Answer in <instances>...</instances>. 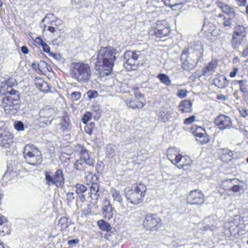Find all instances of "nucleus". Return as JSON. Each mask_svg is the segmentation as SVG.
Segmentation results:
<instances>
[{
  "instance_id": "obj_1",
  "label": "nucleus",
  "mask_w": 248,
  "mask_h": 248,
  "mask_svg": "<svg viewBox=\"0 0 248 248\" xmlns=\"http://www.w3.org/2000/svg\"><path fill=\"white\" fill-rule=\"evenodd\" d=\"M17 82L14 77H10L2 81L0 86V96L4 112L9 115L18 113L20 106V96L19 91L12 88Z\"/></svg>"
},
{
  "instance_id": "obj_2",
  "label": "nucleus",
  "mask_w": 248,
  "mask_h": 248,
  "mask_svg": "<svg viewBox=\"0 0 248 248\" xmlns=\"http://www.w3.org/2000/svg\"><path fill=\"white\" fill-rule=\"evenodd\" d=\"M116 49L111 46L101 47L96 58L95 69L103 75L110 74L116 60Z\"/></svg>"
},
{
  "instance_id": "obj_3",
  "label": "nucleus",
  "mask_w": 248,
  "mask_h": 248,
  "mask_svg": "<svg viewBox=\"0 0 248 248\" xmlns=\"http://www.w3.org/2000/svg\"><path fill=\"white\" fill-rule=\"evenodd\" d=\"M147 190L145 185L140 183L132 187H126L124 190V195L127 204L138 205L141 203L145 197Z\"/></svg>"
},
{
  "instance_id": "obj_4",
  "label": "nucleus",
  "mask_w": 248,
  "mask_h": 248,
  "mask_svg": "<svg viewBox=\"0 0 248 248\" xmlns=\"http://www.w3.org/2000/svg\"><path fill=\"white\" fill-rule=\"evenodd\" d=\"M71 74L80 83L88 81L91 77V69L88 64L82 62L73 63Z\"/></svg>"
},
{
  "instance_id": "obj_5",
  "label": "nucleus",
  "mask_w": 248,
  "mask_h": 248,
  "mask_svg": "<svg viewBox=\"0 0 248 248\" xmlns=\"http://www.w3.org/2000/svg\"><path fill=\"white\" fill-rule=\"evenodd\" d=\"M23 155L26 162L30 165L37 166L42 162L41 152L32 145H26L25 146Z\"/></svg>"
},
{
  "instance_id": "obj_6",
  "label": "nucleus",
  "mask_w": 248,
  "mask_h": 248,
  "mask_svg": "<svg viewBox=\"0 0 248 248\" xmlns=\"http://www.w3.org/2000/svg\"><path fill=\"white\" fill-rule=\"evenodd\" d=\"M200 58L196 52L189 53L186 49L183 50L180 61L182 68L186 71H189L195 68Z\"/></svg>"
},
{
  "instance_id": "obj_7",
  "label": "nucleus",
  "mask_w": 248,
  "mask_h": 248,
  "mask_svg": "<svg viewBox=\"0 0 248 248\" xmlns=\"http://www.w3.org/2000/svg\"><path fill=\"white\" fill-rule=\"evenodd\" d=\"M45 176L46 183L48 186L54 185L57 187H60L64 184V176L62 170L61 169H58L53 175L51 172L46 171Z\"/></svg>"
},
{
  "instance_id": "obj_8",
  "label": "nucleus",
  "mask_w": 248,
  "mask_h": 248,
  "mask_svg": "<svg viewBox=\"0 0 248 248\" xmlns=\"http://www.w3.org/2000/svg\"><path fill=\"white\" fill-rule=\"evenodd\" d=\"M143 226L150 230H157L162 225L161 220L156 214H147L143 222Z\"/></svg>"
},
{
  "instance_id": "obj_9",
  "label": "nucleus",
  "mask_w": 248,
  "mask_h": 248,
  "mask_svg": "<svg viewBox=\"0 0 248 248\" xmlns=\"http://www.w3.org/2000/svg\"><path fill=\"white\" fill-rule=\"evenodd\" d=\"M55 113V110L53 108L50 106H46L39 111L38 121L46 124L47 125L51 124L53 119H51L50 121H49V119L53 117Z\"/></svg>"
},
{
  "instance_id": "obj_10",
  "label": "nucleus",
  "mask_w": 248,
  "mask_h": 248,
  "mask_svg": "<svg viewBox=\"0 0 248 248\" xmlns=\"http://www.w3.org/2000/svg\"><path fill=\"white\" fill-rule=\"evenodd\" d=\"M191 132L196 137V140L203 145L209 142V136L205 133L204 129L202 127L194 125L191 129Z\"/></svg>"
},
{
  "instance_id": "obj_11",
  "label": "nucleus",
  "mask_w": 248,
  "mask_h": 248,
  "mask_svg": "<svg viewBox=\"0 0 248 248\" xmlns=\"http://www.w3.org/2000/svg\"><path fill=\"white\" fill-rule=\"evenodd\" d=\"M214 123L220 130L230 129L232 127V120L229 116L221 114L215 120Z\"/></svg>"
},
{
  "instance_id": "obj_12",
  "label": "nucleus",
  "mask_w": 248,
  "mask_h": 248,
  "mask_svg": "<svg viewBox=\"0 0 248 248\" xmlns=\"http://www.w3.org/2000/svg\"><path fill=\"white\" fill-rule=\"evenodd\" d=\"M187 202L190 204H201L204 202V195L199 190L191 191L187 197Z\"/></svg>"
},
{
  "instance_id": "obj_13",
  "label": "nucleus",
  "mask_w": 248,
  "mask_h": 248,
  "mask_svg": "<svg viewBox=\"0 0 248 248\" xmlns=\"http://www.w3.org/2000/svg\"><path fill=\"white\" fill-rule=\"evenodd\" d=\"M167 157L175 165L179 163L183 158V156L179 154V151L176 147H170L168 149Z\"/></svg>"
},
{
  "instance_id": "obj_14",
  "label": "nucleus",
  "mask_w": 248,
  "mask_h": 248,
  "mask_svg": "<svg viewBox=\"0 0 248 248\" xmlns=\"http://www.w3.org/2000/svg\"><path fill=\"white\" fill-rule=\"evenodd\" d=\"M102 211L104 218L110 219L112 217L114 210L109 200L106 199L103 202Z\"/></svg>"
},
{
  "instance_id": "obj_15",
  "label": "nucleus",
  "mask_w": 248,
  "mask_h": 248,
  "mask_svg": "<svg viewBox=\"0 0 248 248\" xmlns=\"http://www.w3.org/2000/svg\"><path fill=\"white\" fill-rule=\"evenodd\" d=\"M237 182L236 179H228L224 180L222 183V186L224 188L231 189L233 192H238L240 190V186L235 184Z\"/></svg>"
},
{
  "instance_id": "obj_16",
  "label": "nucleus",
  "mask_w": 248,
  "mask_h": 248,
  "mask_svg": "<svg viewBox=\"0 0 248 248\" xmlns=\"http://www.w3.org/2000/svg\"><path fill=\"white\" fill-rule=\"evenodd\" d=\"M13 144V138L10 133L4 132L0 134V146L9 148Z\"/></svg>"
},
{
  "instance_id": "obj_17",
  "label": "nucleus",
  "mask_w": 248,
  "mask_h": 248,
  "mask_svg": "<svg viewBox=\"0 0 248 248\" xmlns=\"http://www.w3.org/2000/svg\"><path fill=\"white\" fill-rule=\"evenodd\" d=\"M217 4L223 13L229 15L230 17L234 18L236 16L237 14L233 7L221 1L217 2Z\"/></svg>"
},
{
  "instance_id": "obj_18",
  "label": "nucleus",
  "mask_w": 248,
  "mask_h": 248,
  "mask_svg": "<svg viewBox=\"0 0 248 248\" xmlns=\"http://www.w3.org/2000/svg\"><path fill=\"white\" fill-rule=\"evenodd\" d=\"M80 159L85 162L89 166H94V159L90 156L89 151L84 147H82L79 152Z\"/></svg>"
},
{
  "instance_id": "obj_19",
  "label": "nucleus",
  "mask_w": 248,
  "mask_h": 248,
  "mask_svg": "<svg viewBox=\"0 0 248 248\" xmlns=\"http://www.w3.org/2000/svg\"><path fill=\"white\" fill-rule=\"evenodd\" d=\"M192 103L189 100L182 101L178 106V109L181 113H189L192 111Z\"/></svg>"
},
{
  "instance_id": "obj_20",
  "label": "nucleus",
  "mask_w": 248,
  "mask_h": 248,
  "mask_svg": "<svg viewBox=\"0 0 248 248\" xmlns=\"http://www.w3.org/2000/svg\"><path fill=\"white\" fill-rule=\"evenodd\" d=\"M112 197L114 202L119 205V208L121 210L125 209V206L123 204V199L119 191L113 189L111 191Z\"/></svg>"
},
{
  "instance_id": "obj_21",
  "label": "nucleus",
  "mask_w": 248,
  "mask_h": 248,
  "mask_svg": "<svg viewBox=\"0 0 248 248\" xmlns=\"http://www.w3.org/2000/svg\"><path fill=\"white\" fill-rule=\"evenodd\" d=\"M99 184L97 183H93L90 186V192L89 194H90V197L93 201L96 202L98 199L100 195L99 192Z\"/></svg>"
},
{
  "instance_id": "obj_22",
  "label": "nucleus",
  "mask_w": 248,
  "mask_h": 248,
  "mask_svg": "<svg viewBox=\"0 0 248 248\" xmlns=\"http://www.w3.org/2000/svg\"><path fill=\"white\" fill-rule=\"evenodd\" d=\"M232 35L244 39L247 35V28L243 25H237L234 28Z\"/></svg>"
},
{
  "instance_id": "obj_23",
  "label": "nucleus",
  "mask_w": 248,
  "mask_h": 248,
  "mask_svg": "<svg viewBox=\"0 0 248 248\" xmlns=\"http://www.w3.org/2000/svg\"><path fill=\"white\" fill-rule=\"evenodd\" d=\"M214 84L219 88L223 89L228 85L227 78L224 76H220L214 80Z\"/></svg>"
},
{
  "instance_id": "obj_24",
  "label": "nucleus",
  "mask_w": 248,
  "mask_h": 248,
  "mask_svg": "<svg viewBox=\"0 0 248 248\" xmlns=\"http://www.w3.org/2000/svg\"><path fill=\"white\" fill-rule=\"evenodd\" d=\"M236 82L239 85V89L245 98H248V85L246 80H239Z\"/></svg>"
},
{
  "instance_id": "obj_25",
  "label": "nucleus",
  "mask_w": 248,
  "mask_h": 248,
  "mask_svg": "<svg viewBox=\"0 0 248 248\" xmlns=\"http://www.w3.org/2000/svg\"><path fill=\"white\" fill-rule=\"evenodd\" d=\"M141 56L140 51H132L130 50L126 51L124 55V60L133 59L138 60Z\"/></svg>"
},
{
  "instance_id": "obj_26",
  "label": "nucleus",
  "mask_w": 248,
  "mask_h": 248,
  "mask_svg": "<svg viewBox=\"0 0 248 248\" xmlns=\"http://www.w3.org/2000/svg\"><path fill=\"white\" fill-rule=\"evenodd\" d=\"M126 103L128 107L133 109L141 108L144 106V104L142 102L135 98L133 100H127Z\"/></svg>"
},
{
  "instance_id": "obj_27",
  "label": "nucleus",
  "mask_w": 248,
  "mask_h": 248,
  "mask_svg": "<svg viewBox=\"0 0 248 248\" xmlns=\"http://www.w3.org/2000/svg\"><path fill=\"white\" fill-rule=\"evenodd\" d=\"M35 42L39 46L42 47L44 52L48 53V55L51 54L50 47L46 43L44 42L43 39L40 37H37L35 38Z\"/></svg>"
},
{
  "instance_id": "obj_28",
  "label": "nucleus",
  "mask_w": 248,
  "mask_h": 248,
  "mask_svg": "<svg viewBox=\"0 0 248 248\" xmlns=\"http://www.w3.org/2000/svg\"><path fill=\"white\" fill-rule=\"evenodd\" d=\"M217 67L216 64L213 62H209L202 70V74L204 75H210L215 71Z\"/></svg>"
},
{
  "instance_id": "obj_29",
  "label": "nucleus",
  "mask_w": 248,
  "mask_h": 248,
  "mask_svg": "<svg viewBox=\"0 0 248 248\" xmlns=\"http://www.w3.org/2000/svg\"><path fill=\"white\" fill-rule=\"evenodd\" d=\"M97 224L99 229L102 231L108 232L111 230V227L109 223L103 219L98 220Z\"/></svg>"
},
{
  "instance_id": "obj_30",
  "label": "nucleus",
  "mask_w": 248,
  "mask_h": 248,
  "mask_svg": "<svg viewBox=\"0 0 248 248\" xmlns=\"http://www.w3.org/2000/svg\"><path fill=\"white\" fill-rule=\"evenodd\" d=\"M86 164L80 159L77 160L74 164V168L77 170L86 172Z\"/></svg>"
},
{
  "instance_id": "obj_31",
  "label": "nucleus",
  "mask_w": 248,
  "mask_h": 248,
  "mask_svg": "<svg viewBox=\"0 0 248 248\" xmlns=\"http://www.w3.org/2000/svg\"><path fill=\"white\" fill-rule=\"evenodd\" d=\"M157 78L162 83L165 84L166 86H169L171 84V81L170 79V78L169 77L165 74H159L157 75Z\"/></svg>"
},
{
  "instance_id": "obj_32",
  "label": "nucleus",
  "mask_w": 248,
  "mask_h": 248,
  "mask_svg": "<svg viewBox=\"0 0 248 248\" xmlns=\"http://www.w3.org/2000/svg\"><path fill=\"white\" fill-rule=\"evenodd\" d=\"M170 32V28L155 30V34L157 37L162 38L168 36Z\"/></svg>"
},
{
  "instance_id": "obj_33",
  "label": "nucleus",
  "mask_w": 248,
  "mask_h": 248,
  "mask_svg": "<svg viewBox=\"0 0 248 248\" xmlns=\"http://www.w3.org/2000/svg\"><path fill=\"white\" fill-rule=\"evenodd\" d=\"M233 223L236 227L238 228L243 229V228L245 227V224L244 223L243 218H242L240 216L236 215L234 216L233 219Z\"/></svg>"
},
{
  "instance_id": "obj_34",
  "label": "nucleus",
  "mask_w": 248,
  "mask_h": 248,
  "mask_svg": "<svg viewBox=\"0 0 248 248\" xmlns=\"http://www.w3.org/2000/svg\"><path fill=\"white\" fill-rule=\"evenodd\" d=\"M244 39L239 38L232 35L231 40V45L234 49H237L240 46L242 41Z\"/></svg>"
},
{
  "instance_id": "obj_35",
  "label": "nucleus",
  "mask_w": 248,
  "mask_h": 248,
  "mask_svg": "<svg viewBox=\"0 0 248 248\" xmlns=\"http://www.w3.org/2000/svg\"><path fill=\"white\" fill-rule=\"evenodd\" d=\"M166 5L170 7L175 6L178 4L185 3L188 0H163Z\"/></svg>"
},
{
  "instance_id": "obj_36",
  "label": "nucleus",
  "mask_w": 248,
  "mask_h": 248,
  "mask_svg": "<svg viewBox=\"0 0 248 248\" xmlns=\"http://www.w3.org/2000/svg\"><path fill=\"white\" fill-rule=\"evenodd\" d=\"M220 153L222 154L221 158H226L227 160H231L232 155V152L228 149H220Z\"/></svg>"
},
{
  "instance_id": "obj_37",
  "label": "nucleus",
  "mask_w": 248,
  "mask_h": 248,
  "mask_svg": "<svg viewBox=\"0 0 248 248\" xmlns=\"http://www.w3.org/2000/svg\"><path fill=\"white\" fill-rule=\"evenodd\" d=\"M38 70L42 73L49 71V66L45 61H41L37 63Z\"/></svg>"
},
{
  "instance_id": "obj_38",
  "label": "nucleus",
  "mask_w": 248,
  "mask_h": 248,
  "mask_svg": "<svg viewBox=\"0 0 248 248\" xmlns=\"http://www.w3.org/2000/svg\"><path fill=\"white\" fill-rule=\"evenodd\" d=\"M66 200L67 204L69 207H71L75 202V197L73 192H67L66 193Z\"/></svg>"
},
{
  "instance_id": "obj_39",
  "label": "nucleus",
  "mask_w": 248,
  "mask_h": 248,
  "mask_svg": "<svg viewBox=\"0 0 248 248\" xmlns=\"http://www.w3.org/2000/svg\"><path fill=\"white\" fill-rule=\"evenodd\" d=\"M69 118L64 116L63 117L62 120V122L61 123V128L63 130H65L67 129L69 126Z\"/></svg>"
},
{
  "instance_id": "obj_40",
  "label": "nucleus",
  "mask_w": 248,
  "mask_h": 248,
  "mask_svg": "<svg viewBox=\"0 0 248 248\" xmlns=\"http://www.w3.org/2000/svg\"><path fill=\"white\" fill-rule=\"evenodd\" d=\"M39 89L43 92H47L49 90V86L47 82L42 81V82L36 83Z\"/></svg>"
},
{
  "instance_id": "obj_41",
  "label": "nucleus",
  "mask_w": 248,
  "mask_h": 248,
  "mask_svg": "<svg viewBox=\"0 0 248 248\" xmlns=\"http://www.w3.org/2000/svg\"><path fill=\"white\" fill-rule=\"evenodd\" d=\"M76 192L77 194H81V193H85L86 192L87 188L86 187L82 184H78L75 186Z\"/></svg>"
},
{
  "instance_id": "obj_42",
  "label": "nucleus",
  "mask_w": 248,
  "mask_h": 248,
  "mask_svg": "<svg viewBox=\"0 0 248 248\" xmlns=\"http://www.w3.org/2000/svg\"><path fill=\"white\" fill-rule=\"evenodd\" d=\"M14 126L15 128L18 131H23L24 130V124L20 121L15 122Z\"/></svg>"
},
{
  "instance_id": "obj_43",
  "label": "nucleus",
  "mask_w": 248,
  "mask_h": 248,
  "mask_svg": "<svg viewBox=\"0 0 248 248\" xmlns=\"http://www.w3.org/2000/svg\"><path fill=\"white\" fill-rule=\"evenodd\" d=\"M95 126V123L94 122H91L89 124H87L85 127L84 129L86 133L91 135Z\"/></svg>"
},
{
  "instance_id": "obj_44",
  "label": "nucleus",
  "mask_w": 248,
  "mask_h": 248,
  "mask_svg": "<svg viewBox=\"0 0 248 248\" xmlns=\"http://www.w3.org/2000/svg\"><path fill=\"white\" fill-rule=\"evenodd\" d=\"M86 95L87 97L89 98L90 100H91L92 99L96 98L98 95V93L96 91L89 90L87 92Z\"/></svg>"
},
{
  "instance_id": "obj_45",
  "label": "nucleus",
  "mask_w": 248,
  "mask_h": 248,
  "mask_svg": "<svg viewBox=\"0 0 248 248\" xmlns=\"http://www.w3.org/2000/svg\"><path fill=\"white\" fill-rule=\"evenodd\" d=\"M91 113L86 112L82 118V122L83 124H86L91 119Z\"/></svg>"
},
{
  "instance_id": "obj_46",
  "label": "nucleus",
  "mask_w": 248,
  "mask_h": 248,
  "mask_svg": "<svg viewBox=\"0 0 248 248\" xmlns=\"http://www.w3.org/2000/svg\"><path fill=\"white\" fill-rule=\"evenodd\" d=\"M196 120V117L194 115H191L188 118L184 120V124H189L193 123Z\"/></svg>"
},
{
  "instance_id": "obj_47",
  "label": "nucleus",
  "mask_w": 248,
  "mask_h": 248,
  "mask_svg": "<svg viewBox=\"0 0 248 248\" xmlns=\"http://www.w3.org/2000/svg\"><path fill=\"white\" fill-rule=\"evenodd\" d=\"M187 91L186 90L179 89L177 92V96L181 98H183L187 95Z\"/></svg>"
},
{
  "instance_id": "obj_48",
  "label": "nucleus",
  "mask_w": 248,
  "mask_h": 248,
  "mask_svg": "<svg viewBox=\"0 0 248 248\" xmlns=\"http://www.w3.org/2000/svg\"><path fill=\"white\" fill-rule=\"evenodd\" d=\"M79 242V240L78 238L69 240L67 241V244L70 247H73Z\"/></svg>"
},
{
  "instance_id": "obj_49",
  "label": "nucleus",
  "mask_w": 248,
  "mask_h": 248,
  "mask_svg": "<svg viewBox=\"0 0 248 248\" xmlns=\"http://www.w3.org/2000/svg\"><path fill=\"white\" fill-rule=\"evenodd\" d=\"M124 60L125 62H124V66H125L126 64L129 65L130 66L135 65L137 60L126 59Z\"/></svg>"
},
{
  "instance_id": "obj_50",
  "label": "nucleus",
  "mask_w": 248,
  "mask_h": 248,
  "mask_svg": "<svg viewBox=\"0 0 248 248\" xmlns=\"http://www.w3.org/2000/svg\"><path fill=\"white\" fill-rule=\"evenodd\" d=\"M81 97V93L79 92H74L71 94V98L74 100L79 99Z\"/></svg>"
},
{
  "instance_id": "obj_51",
  "label": "nucleus",
  "mask_w": 248,
  "mask_h": 248,
  "mask_svg": "<svg viewBox=\"0 0 248 248\" xmlns=\"http://www.w3.org/2000/svg\"><path fill=\"white\" fill-rule=\"evenodd\" d=\"M232 17H230V18H227L226 17L224 18V22L223 25L225 27H230L232 25Z\"/></svg>"
},
{
  "instance_id": "obj_52",
  "label": "nucleus",
  "mask_w": 248,
  "mask_h": 248,
  "mask_svg": "<svg viewBox=\"0 0 248 248\" xmlns=\"http://www.w3.org/2000/svg\"><path fill=\"white\" fill-rule=\"evenodd\" d=\"M235 1L239 6H245L247 3V0H235Z\"/></svg>"
},
{
  "instance_id": "obj_53",
  "label": "nucleus",
  "mask_w": 248,
  "mask_h": 248,
  "mask_svg": "<svg viewBox=\"0 0 248 248\" xmlns=\"http://www.w3.org/2000/svg\"><path fill=\"white\" fill-rule=\"evenodd\" d=\"M59 223H61L62 225H65V227H67L68 225H67V218L66 217H61L59 221Z\"/></svg>"
},
{
  "instance_id": "obj_54",
  "label": "nucleus",
  "mask_w": 248,
  "mask_h": 248,
  "mask_svg": "<svg viewBox=\"0 0 248 248\" xmlns=\"http://www.w3.org/2000/svg\"><path fill=\"white\" fill-rule=\"evenodd\" d=\"M77 195H78V199L81 202H83L85 201L86 199L84 193H81V194H77Z\"/></svg>"
},
{
  "instance_id": "obj_55",
  "label": "nucleus",
  "mask_w": 248,
  "mask_h": 248,
  "mask_svg": "<svg viewBox=\"0 0 248 248\" xmlns=\"http://www.w3.org/2000/svg\"><path fill=\"white\" fill-rule=\"evenodd\" d=\"M165 28H169L165 27L163 24H162L160 22H158L155 30L163 29Z\"/></svg>"
},
{
  "instance_id": "obj_56",
  "label": "nucleus",
  "mask_w": 248,
  "mask_h": 248,
  "mask_svg": "<svg viewBox=\"0 0 248 248\" xmlns=\"http://www.w3.org/2000/svg\"><path fill=\"white\" fill-rule=\"evenodd\" d=\"M237 71L238 69L237 68H234L233 71L230 72V76L232 78L236 76Z\"/></svg>"
},
{
  "instance_id": "obj_57",
  "label": "nucleus",
  "mask_w": 248,
  "mask_h": 248,
  "mask_svg": "<svg viewBox=\"0 0 248 248\" xmlns=\"http://www.w3.org/2000/svg\"><path fill=\"white\" fill-rule=\"evenodd\" d=\"M242 56L243 57H248V46L244 49Z\"/></svg>"
},
{
  "instance_id": "obj_58",
  "label": "nucleus",
  "mask_w": 248,
  "mask_h": 248,
  "mask_svg": "<svg viewBox=\"0 0 248 248\" xmlns=\"http://www.w3.org/2000/svg\"><path fill=\"white\" fill-rule=\"evenodd\" d=\"M217 99L218 100H221L223 101H225L227 99V97L226 96L223 94H218L217 96Z\"/></svg>"
},
{
  "instance_id": "obj_59",
  "label": "nucleus",
  "mask_w": 248,
  "mask_h": 248,
  "mask_svg": "<svg viewBox=\"0 0 248 248\" xmlns=\"http://www.w3.org/2000/svg\"><path fill=\"white\" fill-rule=\"evenodd\" d=\"M205 229L206 230H210L211 231H213L215 229H216V227L215 225H212L211 226L210 225H206L204 227Z\"/></svg>"
},
{
  "instance_id": "obj_60",
  "label": "nucleus",
  "mask_w": 248,
  "mask_h": 248,
  "mask_svg": "<svg viewBox=\"0 0 248 248\" xmlns=\"http://www.w3.org/2000/svg\"><path fill=\"white\" fill-rule=\"evenodd\" d=\"M21 51L23 54H26L29 52V49L26 46H22L21 47Z\"/></svg>"
},
{
  "instance_id": "obj_61",
  "label": "nucleus",
  "mask_w": 248,
  "mask_h": 248,
  "mask_svg": "<svg viewBox=\"0 0 248 248\" xmlns=\"http://www.w3.org/2000/svg\"><path fill=\"white\" fill-rule=\"evenodd\" d=\"M241 113V115L243 117H245L247 115H248V110L246 109H242L240 111Z\"/></svg>"
},
{
  "instance_id": "obj_62",
  "label": "nucleus",
  "mask_w": 248,
  "mask_h": 248,
  "mask_svg": "<svg viewBox=\"0 0 248 248\" xmlns=\"http://www.w3.org/2000/svg\"><path fill=\"white\" fill-rule=\"evenodd\" d=\"M79 1V0H71V3L73 6L78 8Z\"/></svg>"
},
{
  "instance_id": "obj_63",
  "label": "nucleus",
  "mask_w": 248,
  "mask_h": 248,
  "mask_svg": "<svg viewBox=\"0 0 248 248\" xmlns=\"http://www.w3.org/2000/svg\"><path fill=\"white\" fill-rule=\"evenodd\" d=\"M51 54H49V56H53L56 59H59L61 58V56L59 54H55L51 52Z\"/></svg>"
},
{
  "instance_id": "obj_64",
  "label": "nucleus",
  "mask_w": 248,
  "mask_h": 248,
  "mask_svg": "<svg viewBox=\"0 0 248 248\" xmlns=\"http://www.w3.org/2000/svg\"><path fill=\"white\" fill-rule=\"evenodd\" d=\"M233 95L235 97L236 100H239L240 99V97L238 95V92L237 91H234V92L233 93Z\"/></svg>"
}]
</instances>
